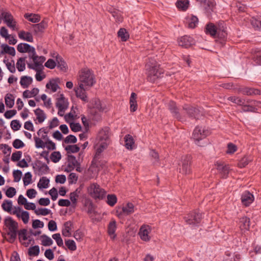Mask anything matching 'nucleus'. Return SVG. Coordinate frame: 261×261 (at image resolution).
Returning a JSON list of instances; mask_svg holds the SVG:
<instances>
[{
  "mask_svg": "<svg viewBox=\"0 0 261 261\" xmlns=\"http://www.w3.org/2000/svg\"><path fill=\"white\" fill-rule=\"evenodd\" d=\"M242 111L244 112H256L257 109L253 106L244 104L242 107Z\"/></svg>",
  "mask_w": 261,
  "mask_h": 261,
  "instance_id": "obj_61",
  "label": "nucleus"
},
{
  "mask_svg": "<svg viewBox=\"0 0 261 261\" xmlns=\"http://www.w3.org/2000/svg\"><path fill=\"white\" fill-rule=\"evenodd\" d=\"M176 7L180 10L186 11L189 7V0H178L176 2Z\"/></svg>",
  "mask_w": 261,
  "mask_h": 261,
  "instance_id": "obj_42",
  "label": "nucleus"
},
{
  "mask_svg": "<svg viewBox=\"0 0 261 261\" xmlns=\"http://www.w3.org/2000/svg\"><path fill=\"white\" fill-rule=\"evenodd\" d=\"M72 228V223L70 221L64 223L62 229V235L66 237H69L71 236V230Z\"/></svg>",
  "mask_w": 261,
  "mask_h": 261,
  "instance_id": "obj_20",
  "label": "nucleus"
},
{
  "mask_svg": "<svg viewBox=\"0 0 261 261\" xmlns=\"http://www.w3.org/2000/svg\"><path fill=\"white\" fill-rule=\"evenodd\" d=\"M11 127L14 131L18 130L21 127V124L17 120H13L11 122Z\"/></svg>",
  "mask_w": 261,
  "mask_h": 261,
  "instance_id": "obj_64",
  "label": "nucleus"
},
{
  "mask_svg": "<svg viewBox=\"0 0 261 261\" xmlns=\"http://www.w3.org/2000/svg\"><path fill=\"white\" fill-rule=\"evenodd\" d=\"M31 45L25 43H20L18 44L17 47V50L21 53H27L29 49H30Z\"/></svg>",
  "mask_w": 261,
  "mask_h": 261,
  "instance_id": "obj_48",
  "label": "nucleus"
},
{
  "mask_svg": "<svg viewBox=\"0 0 261 261\" xmlns=\"http://www.w3.org/2000/svg\"><path fill=\"white\" fill-rule=\"evenodd\" d=\"M98 142L107 143L109 144V130L108 128H105L100 130L97 137Z\"/></svg>",
  "mask_w": 261,
  "mask_h": 261,
  "instance_id": "obj_16",
  "label": "nucleus"
},
{
  "mask_svg": "<svg viewBox=\"0 0 261 261\" xmlns=\"http://www.w3.org/2000/svg\"><path fill=\"white\" fill-rule=\"evenodd\" d=\"M188 27L193 29L196 27L198 23V19L195 16H192L190 18L187 19Z\"/></svg>",
  "mask_w": 261,
  "mask_h": 261,
  "instance_id": "obj_51",
  "label": "nucleus"
},
{
  "mask_svg": "<svg viewBox=\"0 0 261 261\" xmlns=\"http://www.w3.org/2000/svg\"><path fill=\"white\" fill-rule=\"evenodd\" d=\"M253 158L252 155H246L239 161L238 165L240 168L245 167L250 162H252L253 161Z\"/></svg>",
  "mask_w": 261,
  "mask_h": 261,
  "instance_id": "obj_39",
  "label": "nucleus"
},
{
  "mask_svg": "<svg viewBox=\"0 0 261 261\" xmlns=\"http://www.w3.org/2000/svg\"><path fill=\"white\" fill-rule=\"evenodd\" d=\"M210 133V130L208 128L197 126L193 131L192 137L195 143L198 146H201L199 143V141L206 138Z\"/></svg>",
  "mask_w": 261,
  "mask_h": 261,
  "instance_id": "obj_5",
  "label": "nucleus"
},
{
  "mask_svg": "<svg viewBox=\"0 0 261 261\" xmlns=\"http://www.w3.org/2000/svg\"><path fill=\"white\" fill-rule=\"evenodd\" d=\"M45 61V58L44 56H37L33 61V64H28V66L29 68L34 70L42 71L43 69L42 64Z\"/></svg>",
  "mask_w": 261,
  "mask_h": 261,
  "instance_id": "obj_11",
  "label": "nucleus"
},
{
  "mask_svg": "<svg viewBox=\"0 0 261 261\" xmlns=\"http://www.w3.org/2000/svg\"><path fill=\"white\" fill-rule=\"evenodd\" d=\"M202 218V214L199 211H195L189 214L185 218V221L188 224L197 225Z\"/></svg>",
  "mask_w": 261,
  "mask_h": 261,
  "instance_id": "obj_6",
  "label": "nucleus"
},
{
  "mask_svg": "<svg viewBox=\"0 0 261 261\" xmlns=\"http://www.w3.org/2000/svg\"><path fill=\"white\" fill-rule=\"evenodd\" d=\"M4 224L9 230L7 234L10 236V242H14L17 237L18 228V223L11 217H7L5 219Z\"/></svg>",
  "mask_w": 261,
  "mask_h": 261,
  "instance_id": "obj_4",
  "label": "nucleus"
},
{
  "mask_svg": "<svg viewBox=\"0 0 261 261\" xmlns=\"http://www.w3.org/2000/svg\"><path fill=\"white\" fill-rule=\"evenodd\" d=\"M46 88L50 89L52 92H55L59 88V86L56 80H51L46 84Z\"/></svg>",
  "mask_w": 261,
  "mask_h": 261,
  "instance_id": "obj_45",
  "label": "nucleus"
},
{
  "mask_svg": "<svg viewBox=\"0 0 261 261\" xmlns=\"http://www.w3.org/2000/svg\"><path fill=\"white\" fill-rule=\"evenodd\" d=\"M51 213L49 209L46 208H39L35 210V213L37 215L46 216Z\"/></svg>",
  "mask_w": 261,
  "mask_h": 261,
  "instance_id": "obj_57",
  "label": "nucleus"
},
{
  "mask_svg": "<svg viewBox=\"0 0 261 261\" xmlns=\"http://www.w3.org/2000/svg\"><path fill=\"white\" fill-rule=\"evenodd\" d=\"M136 99L137 94L134 92H132L129 99L130 110L131 112H135L137 109L138 105Z\"/></svg>",
  "mask_w": 261,
  "mask_h": 261,
  "instance_id": "obj_29",
  "label": "nucleus"
},
{
  "mask_svg": "<svg viewBox=\"0 0 261 261\" xmlns=\"http://www.w3.org/2000/svg\"><path fill=\"white\" fill-rule=\"evenodd\" d=\"M77 82L86 87H92L96 82L93 71L87 67L82 68L78 73Z\"/></svg>",
  "mask_w": 261,
  "mask_h": 261,
  "instance_id": "obj_1",
  "label": "nucleus"
},
{
  "mask_svg": "<svg viewBox=\"0 0 261 261\" xmlns=\"http://www.w3.org/2000/svg\"><path fill=\"white\" fill-rule=\"evenodd\" d=\"M178 43L181 47L188 48L195 44V41L192 37L186 35L178 39Z\"/></svg>",
  "mask_w": 261,
  "mask_h": 261,
  "instance_id": "obj_15",
  "label": "nucleus"
},
{
  "mask_svg": "<svg viewBox=\"0 0 261 261\" xmlns=\"http://www.w3.org/2000/svg\"><path fill=\"white\" fill-rule=\"evenodd\" d=\"M215 166L222 177L226 178L229 170L228 166L221 161H217Z\"/></svg>",
  "mask_w": 261,
  "mask_h": 261,
  "instance_id": "obj_14",
  "label": "nucleus"
},
{
  "mask_svg": "<svg viewBox=\"0 0 261 261\" xmlns=\"http://www.w3.org/2000/svg\"><path fill=\"white\" fill-rule=\"evenodd\" d=\"M24 17L29 21L33 23L38 22L40 20V16L35 14H25Z\"/></svg>",
  "mask_w": 261,
  "mask_h": 261,
  "instance_id": "obj_46",
  "label": "nucleus"
},
{
  "mask_svg": "<svg viewBox=\"0 0 261 261\" xmlns=\"http://www.w3.org/2000/svg\"><path fill=\"white\" fill-rule=\"evenodd\" d=\"M241 255L237 252L231 253L226 251L224 257V261H240Z\"/></svg>",
  "mask_w": 261,
  "mask_h": 261,
  "instance_id": "obj_21",
  "label": "nucleus"
},
{
  "mask_svg": "<svg viewBox=\"0 0 261 261\" xmlns=\"http://www.w3.org/2000/svg\"><path fill=\"white\" fill-rule=\"evenodd\" d=\"M33 168L39 175L46 174L49 173V168L44 163L40 161H37L33 164Z\"/></svg>",
  "mask_w": 261,
  "mask_h": 261,
  "instance_id": "obj_10",
  "label": "nucleus"
},
{
  "mask_svg": "<svg viewBox=\"0 0 261 261\" xmlns=\"http://www.w3.org/2000/svg\"><path fill=\"white\" fill-rule=\"evenodd\" d=\"M241 202L243 205L248 206L254 200L253 195L248 191H245L241 195Z\"/></svg>",
  "mask_w": 261,
  "mask_h": 261,
  "instance_id": "obj_18",
  "label": "nucleus"
},
{
  "mask_svg": "<svg viewBox=\"0 0 261 261\" xmlns=\"http://www.w3.org/2000/svg\"><path fill=\"white\" fill-rule=\"evenodd\" d=\"M67 153H76L79 151L80 147L76 145H69L65 147Z\"/></svg>",
  "mask_w": 261,
  "mask_h": 261,
  "instance_id": "obj_56",
  "label": "nucleus"
},
{
  "mask_svg": "<svg viewBox=\"0 0 261 261\" xmlns=\"http://www.w3.org/2000/svg\"><path fill=\"white\" fill-rule=\"evenodd\" d=\"M118 36L122 41H126L129 38V34L124 28H121L118 32Z\"/></svg>",
  "mask_w": 261,
  "mask_h": 261,
  "instance_id": "obj_50",
  "label": "nucleus"
},
{
  "mask_svg": "<svg viewBox=\"0 0 261 261\" xmlns=\"http://www.w3.org/2000/svg\"><path fill=\"white\" fill-rule=\"evenodd\" d=\"M151 230V226L148 225L143 224L140 227L138 234L142 241L149 242L151 239V237L149 236V234Z\"/></svg>",
  "mask_w": 261,
  "mask_h": 261,
  "instance_id": "obj_9",
  "label": "nucleus"
},
{
  "mask_svg": "<svg viewBox=\"0 0 261 261\" xmlns=\"http://www.w3.org/2000/svg\"><path fill=\"white\" fill-rule=\"evenodd\" d=\"M40 252V249L38 246L36 245L29 248L28 254L30 256H37Z\"/></svg>",
  "mask_w": 261,
  "mask_h": 261,
  "instance_id": "obj_58",
  "label": "nucleus"
},
{
  "mask_svg": "<svg viewBox=\"0 0 261 261\" xmlns=\"http://www.w3.org/2000/svg\"><path fill=\"white\" fill-rule=\"evenodd\" d=\"M228 99L231 102L235 103L240 106H243L246 103V100L244 99L241 98L239 97L230 96L228 98ZM253 101L251 100H247L246 103H250Z\"/></svg>",
  "mask_w": 261,
  "mask_h": 261,
  "instance_id": "obj_31",
  "label": "nucleus"
},
{
  "mask_svg": "<svg viewBox=\"0 0 261 261\" xmlns=\"http://www.w3.org/2000/svg\"><path fill=\"white\" fill-rule=\"evenodd\" d=\"M145 67L147 71V79L152 83H154L163 73L160 69L159 64L153 59H148Z\"/></svg>",
  "mask_w": 261,
  "mask_h": 261,
  "instance_id": "obj_2",
  "label": "nucleus"
},
{
  "mask_svg": "<svg viewBox=\"0 0 261 261\" xmlns=\"http://www.w3.org/2000/svg\"><path fill=\"white\" fill-rule=\"evenodd\" d=\"M47 24L46 22L42 21L40 23L33 25V29L35 33L42 32L47 27Z\"/></svg>",
  "mask_w": 261,
  "mask_h": 261,
  "instance_id": "obj_43",
  "label": "nucleus"
},
{
  "mask_svg": "<svg viewBox=\"0 0 261 261\" xmlns=\"http://www.w3.org/2000/svg\"><path fill=\"white\" fill-rule=\"evenodd\" d=\"M34 113L36 116L37 119L40 123H42L46 118V115L43 110L38 108L34 111Z\"/></svg>",
  "mask_w": 261,
  "mask_h": 261,
  "instance_id": "obj_38",
  "label": "nucleus"
},
{
  "mask_svg": "<svg viewBox=\"0 0 261 261\" xmlns=\"http://www.w3.org/2000/svg\"><path fill=\"white\" fill-rule=\"evenodd\" d=\"M88 195L94 200H102L106 195V191L96 182L90 183L87 187Z\"/></svg>",
  "mask_w": 261,
  "mask_h": 261,
  "instance_id": "obj_3",
  "label": "nucleus"
},
{
  "mask_svg": "<svg viewBox=\"0 0 261 261\" xmlns=\"http://www.w3.org/2000/svg\"><path fill=\"white\" fill-rule=\"evenodd\" d=\"M168 109L172 114L173 116L177 119L180 118V115L178 109L176 106L175 103L173 101H170L168 104Z\"/></svg>",
  "mask_w": 261,
  "mask_h": 261,
  "instance_id": "obj_28",
  "label": "nucleus"
},
{
  "mask_svg": "<svg viewBox=\"0 0 261 261\" xmlns=\"http://www.w3.org/2000/svg\"><path fill=\"white\" fill-rule=\"evenodd\" d=\"M65 244L68 248L71 251H75L76 249V246L73 240H67L65 241Z\"/></svg>",
  "mask_w": 261,
  "mask_h": 261,
  "instance_id": "obj_62",
  "label": "nucleus"
},
{
  "mask_svg": "<svg viewBox=\"0 0 261 261\" xmlns=\"http://www.w3.org/2000/svg\"><path fill=\"white\" fill-rule=\"evenodd\" d=\"M116 228V222L115 220L111 221L108 226V232L111 239L112 240H114L116 237L115 233Z\"/></svg>",
  "mask_w": 261,
  "mask_h": 261,
  "instance_id": "obj_22",
  "label": "nucleus"
},
{
  "mask_svg": "<svg viewBox=\"0 0 261 261\" xmlns=\"http://www.w3.org/2000/svg\"><path fill=\"white\" fill-rule=\"evenodd\" d=\"M81 193L80 188L76 189L74 192L70 193L69 197L72 204L75 206L77 203V198Z\"/></svg>",
  "mask_w": 261,
  "mask_h": 261,
  "instance_id": "obj_37",
  "label": "nucleus"
},
{
  "mask_svg": "<svg viewBox=\"0 0 261 261\" xmlns=\"http://www.w3.org/2000/svg\"><path fill=\"white\" fill-rule=\"evenodd\" d=\"M108 146V144H107V143L98 142L95 146L96 153L95 158H99L101 153L107 148Z\"/></svg>",
  "mask_w": 261,
  "mask_h": 261,
  "instance_id": "obj_33",
  "label": "nucleus"
},
{
  "mask_svg": "<svg viewBox=\"0 0 261 261\" xmlns=\"http://www.w3.org/2000/svg\"><path fill=\"white\" fill-rule=\"evenodd\" d=\"M5 103L7 107L11 108L14 105V99L13 96L11 94H7L5 97Z\"/></svg>",
  "mask_w": 261,
  "mask_h": 261,
  "instance_id": "obj_47",
  "label": "nucleus"
},
{
  "mask_svg": "<svg viewBox=\"0 0 261 261\" xmlns=\"http://www.w3.org/2000/svg\"><path fill=\"white\" fill-rule=\"evenodd\" d=\"M32 175L30 172H28L25 173L24 177H23V181L24 185L28 186L31 182Z\"/></svg>",
  "mask_w": 261,
  "mask_h": 261,
  "instance_id": "obj_60",
  "label": "nucleus"
},
{
  "mask_svg": "<svg viewBox=\"0 0 261 261\" xmlns=\"http://www.w3.org/2000/svg\"><path fill=\"white\" fill-rule=\"evenodd\" d=\"M56 107L58 108H68V100L67 99L65 98L63 95H61L60 97L58 99L57 101L56 102Z\"/></svg>",
  "mask_w": 261,
  "mask_h": 261,
  "instance_id": "obj_30",
  "label": "nucleus"
},
{
  "mask_svg": "<svg viewBox=\"0 0 261 261\" xmlns=\"http://www.w3.org/2000/svg\"><path fill=\"white\" fill-rule=\"evenodd\" d=\"M52 238L56 241L57 245L59 246L62 247L63 246V242L60 233H57L54 234L52 236Z\"/></svg>",
  "mask_w": 261,
  "mask_h": 261,
  "instance_id": "obj_63",
  "label": "nucleus"
},
{
  "mask_svg": "<svg viewBox=\"0 0 261 261\" xmlns=\"http://www.w3.org/2000/svg\"><path fill=\"white\" fill-rule=\"evenodd\" d=\"M3 62L5 64L8 70L12 73L16 72V67L14 60L9 61L8 59H4Z\"/></svg>",
  "mask_w": 261,
  "mask_h": 261,
  "instance_id": "obj_36",
  "label": "nucleus"
},
{
  "mask_svg": "<svg viewBox=\"0 0 261 261\" xmlns=\"http://www.w3.org/2000/svg\"><path fill=\"white\" fill-rule=\"evenodd\" d=\"M18 36L19 39L29 42H33V37L32 34L29 32H25L24 31H20L18 34Z\"/></svg>",
  "mask_w": 261,
  "mask_h": 261,
  "instance_id": "obj_26",
  "label": "nucleus"
},
{
  "mask_svg": "<svg viewBox=\"0 0 261 261\" xmlns=\"http://www.w3.org/2000/svg\"><path fill=\"white\" fill-rule=\"evenodd\" d=\"M191 156L186 155L182 157L181 159V167L180 168V172L184 174H187L190 173Z\"/></svg>",
  "mask_w": 261,
  "mask_h": 261,
  "instance_id": "obj_13",
  "label": "nucleus"
},
{
  "mask_svg": "<svg viewBox=\"0 0 261 261\" xmlns=\"http://www.w3.org/2000/svg\"><path fill=\"white\" fill-rule=\"evenodd\" d=\"M41 244L44 246H50L53 244L52 239L46 234L41 236Z\"/></svg>",
  "mask_w": 261,
  "mask_h": 261,
  "instance_id": "obj_49",
  "label": "nucleus"
},
{
  "mask_svg": "<svg viewBox=\"0 0 261 261\" xmlns=\"http://www.w3.org/2000/svg\"><path fill=\"white\" fill-rule=\"evenodd\" d=\"M135 212L134 205L132 203L128 202L122 206L121 211H117L119 217L129 215Z\"/></svg>",
  "mask_w": 261,
  "mask_h": 261,
  "instance_id": "obj_17",
  "label": "nucleus"
},
{
  "mask_svg": "<svg viewBox=\"0 0 261 261\" xmlns=\"http://www.w3.org/2000/svg\"><path fill=\"white\" fill-rule=\"evenodd\" d=\"M34 139L35 143V147L37 148H44L45 147L46 145V141H44V142L43 140L37 137H34Z\"/></svg>",
  "mask_w": 261,
  "mask_h": 261,
  "instance_id": "obj_55",
  "label": "nucleus"
},
{
  "mask_svg": "<svg viewBox=\"0 0 261 261\" xmlns=\"http://www.w3.org/2000/svg\"><path fill=\"white\" fill-rule=\"evenodd\" d=\"M124 146L128 150H132L133 149V146L135 144V141L133 137L130 135H126L124 137Z\"/></svg>",
  "mask_w": 261,
  "mask_h": 261,
  "instance_id": "obj_32",
  "label": "nucleus"
},
{
  "mask_svg": "<svg viewBox=\"0 0 261 261\" xmlns=\"http://www.w3.org/2000/svg\"><path fill=\"white\" fill-rule=\"evenodd\" d=\"M11 214L16 215L17 218H20L24 224H27L30 218L29 213L22 210L19 206L14 207Z\"/></svg>",
  "mask_w": 261,
  "mask_h": 261,
  "instance_id": "obj_8",
  "label": "nucleus"
},
{
  "mask_svg": "<svg viewBox=\"0 0 261 261\" xmlns=\"http://www.w3.org/2000/svg\"><path fill=\"white\" fill-rule=\"evenodd\" d=\"M25 58H19L16 62V68L19 72L23 71L25 69Z\"/></svg>",
  "mask_w": 261,
  "mask_h": 261,
  "instance_id": "obj_44",
  "label": "nucleus"
},
{
  "mask_svg": "<svg viewBox=\"0 0 261 261\" xmlns=\"http://www.w3.org/2000/svg\"><path fill=\"white\" fill-rule=\"evenodd\" d=\"M205 33L212 37H215L217 35L216 25L211 22L207 23L205 27Z\"/></svg>",
  "mask_w": 261,
  "mask_h": 261,
  "instance_id": "obj_23",
  "label": "nucleus"
},
{
  "mask_svg": "<svg viewBox=\"0 0 261 261\" xmlns=\"http://www.w3.org/2000/svg\"><path fill=\"white\" fill-rule=\"evenodd\" d=\"M216 27L217 36L221 38H224L226 35V27L225 23L223 21H220Z\"/></svg>",
  "mask_w": 261,
  "mask_h": 261,
  "instance_id": "obj_24",
  "label": "nucleus"
},
{
  "mask_svg": "<svg viewBox=\"0 0 261 261\" xmlns=\"http://www.w3.org/2000/svg\"><path fill=\"white\" fill-rule=\"evenodd\" d=\"M49 180L46 177H41L37 184V187L39 189H46L48 187Z\"/></svg>",
  "mask_w": 261,
  "mask_h": 261,
  "instance_id": "obj_40",
  "label": "nucleus"
},
{
  "mask_svg": "<svg viewBox=\"0 0 261 261\" xmlns=\"http://www.w3.org/2000/svg\"><path fill=\"white\" fill-rule=\"evenodd\" d=\"M50 158L52 162L56 163L60 160L61 154L59 151H54L51 154Z\"/></svg>",
  "mask_w": 261,
  "mask_h": 261,
  "instance_id": "obj_59",
  "label": "nucleus"
},
{
  "mask_svg": "<svg viewBox=\"0 0 261 261\" xmlns=\"http://www.w3.org/2000/svg\"><path fill=\"white\" fill-rule=\"evenodd\" d=\"M242 94L247 95H260L261 92L259 90L254 88L245 87L240 90Z\"/></svg>",
  "mask_w": 261,
  "mask_h": 261,
  "instance_id": "obj_27",
  "label": "nucleus"
},
{
  "mask_svg": "<svg viewBox=\"0 0 261 261\" xmlns=\"http://www.w3.org/2000/svg\"><path fill=\"white\" fill-rule=\"evenodd\" d=\"M110 12L111 13L112 16L114 18L116 22H121L122 21L123 17L120 11L117 10H114Z\"/></svg>",
  "mask_w": 261,
  "mask_h": 261,
  "instance_id": "obj_53",
  "label": "nucleus"
},
{
  "mask_svg": "<svg viewBox=\"0 0 261 261\" xmlns=\"http://www.w3.org/2000/svg\"><path fill=\"white\" fill-rule=\"evenodd\" d=\"M68 167H72V169H73L75 166L79 165V163L76 160V158L73 155H68Z\"/></svg>",
  "mask_w": 261,
  "mask_h": 261,
  "instance_id": "obj_52",
  "label": "nucleus"
},
{
  "mask_svg": "<svg viewBox=\"0 0 261 261\" xmlns=\"http://www.w3.org/2000/svg\"><path fill=\"white\" fill-rule=\"evenodd\" d=\"M184 109L185 110L189 116L191 117H194L196 119L199 118V110L193 107H189L185 106L184 107Z\"/></svg>",
  "mask_w": 261,
  "mask_h": 261,
  "instance_id": "obj_25",
  "label": "nucleus"
},
{
  "mask_svg": "<svg viewBox=\"0 0 261 261\" xmlns=\"http://www.w3.org/2000/svg\"><path fill=\"white\" fill-rule=\"evenodd\" d=\"M1 16L7 27L14 31L16 30V21L13 18L11 13L9 12L4 11L2 12Z\"/></svg>",
  "mask_w": 261,
  "mask_h": 261,
  "instance_id": "obj_7",
  "label": "nucleus"
},
{
  "mask_svg": "<svg viewBox=\"0 0 261 261\" xmlns=\"http://www.w3.org/2000/svg\"><path fill=\"white\" fill-rule=\"evenodd\" d=\"M250 219L246 216L243 217L240 219L239 227L242 231L248 230L250 227Z\"/></svg>",
  "mask_w": 261,
  "mask_h": 261,
  "instance_id": "obj_19",
  "label": "nucleus"
},
{
  "mask_svg": "<svg viewBox=\"0 0 261 261\" xmlns=\"http://www.w3.org/2000/svg\"><path fill=\"white\" fill-rule=\"evenodd\" d=\"M12 202L10 200H5L2 204V207L3 210L7 212H8L10 214L13 211L12 209Z\"/></svg>",
  "mask_w": 261,
  "mask_h": 261,
  "instance_id": "obj_41",
  "label": "nucleus"
},
{
  "mask_svg": "<svg viewBox=\"0 0 261 261\" xmlns=\"http://www.w3.org/2000/svg\"><path fill=\"white\" fill-rule=\"evenodd\" d=\"M90 88L87 86H83V84H78V87L74 89L76 97L85 102H87L88 100L86 91L88 90Z\"/></svg>",
  "mask_w": 261,
  "mask_h": 261,
  "instance_id": "obj_12",
  "label": "nucleus"
},
{
  "mask_svg": "<svg viewBox=\"0 0 261 261\" xmlns=\"http://www.w3.org/2000/svg\"><path fill=\"white\" fill-rule=\"evenodd\" d=\"M1 47L3 49L1 54H8L12 56H15L16 51L14 47L3 44L1 45Z\"/></svg>",
  "mask_w": 261,
  "mask_h": 261,
  "instance_id": "obj_34",
  "label": "nucleus"
},
{
  "mask_svg": "<svg viewBox=\"0 0 261 261\" xmlns=\"http://www.w3.org/2000/svg\"><path fill=\"white\" fill-rule=\"evenodd\" d=\"M117 198L115 194H109L107 195V204L111 206H113L117 203Z\"/></svg>",
  "mask_w": 261,
  "mask_h": 261,
  "instance_id": "obj_54",
  "label": "nucleus"
},
{
  "mask_svg": "<svg viewBox=\"0 0 261 261\" xmlns=\"http://www.w3.org/2000/svg\"><path fill=\"white\" fill-rule=\"evenodd\" d=\"M33 79L29 76H22L20 78V84L23 88H27L32 83Z\"/></svg>",
  "mask_w": 261,
  "mask_h": 261,
  "instance_id": "obj_35",
  "label": "nucleus"
}]
</instances>
